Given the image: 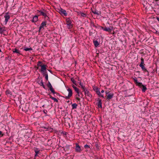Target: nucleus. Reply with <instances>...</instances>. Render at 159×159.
I'll use <instances>...</instances> for the list:
<instances>
[{
	"label": "nucleus",
	"instance_id": "obj_33",
	"mask_svg": "<svg viewBox=\"0 0 159 159\" xmlns=\"http://www.w3.org/2000/svg\"><path fill=\"white\" fill-rule=\"evenodd\" d=\"M5 31L6 30L5 29V28H2L0 26V33L1 34H3Z\"/></svg>",
	"mask_w": 159,
	"mask_h": 159
},
{
	"label": "nucleus",
	"instance_id": "obj_1",
	"mask_svg": "<svg viewBox=\"0 0 159 159\" xmlns=\"http://www.w3.org/2000/svg\"><path fill=\"white\" fill-rule=\"evenodd\" d=\"M93 89L96 93L98 95V97H101L104 98H105L103 95L99 91V89L98 87L94 86H93Z\"/></svg>",
	"mask_w": 159,
	"mask_h": 159
},
{
	"label": "nucleus",
	"instance_id": "obj_4",
	"mask_svg": "<svg viewBox=\"0 0 159 159\" xmlns=\"http://www.w3.org/2000/svg\"><path fill=\"white\" fill-rule=\"evenodd\" d=\"M21 107H22V111L26 113L27 111L28 106L27 105L26 103L20 105V108Z\"/></svg>",
	"mask_w": 159,
	"mask_h": 159
},
{
	"label": "nucleus",
	"instance_id": "obj_36",
	"mask_svg": "<svg viewBox=\"0 0 159 159\" xmlns=\"http://www.w3.org/2000/svg\"><path fill=\"white\" fill-rule=\"evenodd\" d=\"M145 65V64L144 63V60L143 58L141 57V63L139 65Z\"/></svg>",
	"mask_w": 159,
	"mask_h": 159
},
{
	"label": "nucleus",
	"instance_id": "obj_16",
	"mask_svg": "<svg viewBox=\"0 0 159 159\" xmlns=\"http://www.w3.org/2000/svg\"><path fill=\"white\" fill-rule=\"evenodd\" d=\"M97 101H98V102L97 103V105L98 107L99 108H102V100L99 99V98H98V99L97 100Z\"/></svg>",
	"mask_w": 159,
	"mask_h": 159
},
{
	"label": "nucleus",
	"instance_id": "obj_32",
	"mask_svg": "<svg viewBox=\"0 0 159 159\" xmlns=\"http://www.w3.org/2000/svg\"><path fill=\"white\" fill-rule=\"evenodd\" d=\"M6 94L7 96H10L11 95L12 93L10 91L7 90L6 91Z\"/></svg>",
	"mask_w": 159,
	"mask_h": 159
},
{
	"label": "nucleus",
	"instance_id": "obj_28",
	"mask_svg": "<svg viewBox=\"0 0 159 159\" xmlns=\"http://www.w3.org/2000/svg\"><path fill=\"white\" fill-rule=\"evenodd\" d=\"M72 86L73 88L74 89L75 91L77 93H79V89L77 88L73 84H72Z\"/></svg>",
	"mask_w": 159,
	"mask_h": 159
},
{
	"label": "nucleus",
	"instance_id": "obj_52",
	"mask_svg": "<svg viewBox=\"0 0 159 159\" xmlns=\"http://www.w3.org/2000/svg\"><path fill=\"white\" fill-rule=\"evenodd\" d=\"M98 27H99V28H100L103 30H104V27H102V26H99V25H98Z\"/></svg>",
	"mask_w": 159,
	"mask_h": 159
},
{
	"label": "nucleus",
	"instance_id": "obj_39",
	"mask_svg": "<svg viewBox=\"0 0 159 159\" xmlns=\"http://www.w3.org/2000/svg\"><path fill=\"white\" fill-rule=\"evenodd\" d=\"M71 80L73 83L74 84H75L76 85H77V84H76V81L73 78H71Z\"/></svg>",
	"mask_w": 159,
	"mask_h": 159
},
{
	"label": "nucleus",
	"instance_id": "obj_62",
	"mask_svg": "<svg viewBox=\"0 0 159 159\" xmlns=\"http://www.w3.org/2000/svg\"><path fill=\"white\" fill-rule=\"evenodd\" d=\"M80 94L81 95V97L82 98L83 97V94L81 93H80Z\"/></svg>",
	"mask_w": 159,
	"mask_h": 159
},
{
	"label": "nucleus",
	"instance_id": "obj_64",
	"mask_svg": "<svg viewBox=\"0 0 159 159\" xmlns=\"http://www.w3.org/2000/svg\"><path fill=\"white\" fill-rule=\"evenodd\" d=\"M51 74H52V70H48Z\"/></svg>",
	"mask_w": 159,
	"mask_h": 159
},
{
	"label": "nucleus",
	"instance_id": "obj_49",
	"mask_svg": "<svg viewBox=\"0 0 159 159\" xmlns=\"http://www.w3.org/2000/svg\"><path fill=\"white\" fill-rule=\"evenodd\" d=\"M44 16V18L46 19V20H48V19H49V17L46 14V16Z\"/></svg>",
	"mask_w": 159,
	"mask_h": 159
},
{
	"label": "nucleus",
	"instance_id": "obj_23",
	"mask_svg": "<svg viewBox=\"0 0 159 159\" xmlns=\"http://www.w3.org/2000/svg\"><path fill=\"white\" fill-rule=\"evenodd\" d=\"M79 84L81 86V88L82 89L83 92L85 91L87 89L84 86L83 84V83H81V82H80Z\"/></svg>",
	"mask_w": 159,
	"mask_h": 159
},
{
	"label": "nucleus",
	"instance_id": "obj_38",
	"mask_svg": "<svg viewBox=\"0 0 159 159\" xmlns=\"http://www.w3.org/2000/svg\"><path fill=\"white\" fill-rule=\"evenodd\" d=\"M84 148L86 149L89 148V149H91L90 146L89 145H88V144H86L84 145Z\"/></svg>",
	"mask_w": 159,
	"mask_h": 159
},
{
	"label": "nucleus",
	"instance_id": "obj_42",
	"mask_svg": "<svg viewBox=\"0 0 159 159\" xmlns=\"http://www.w3.org/2000/svg\"><path fill=\"white\" fill-rule=\"evenodd\" d=\"M144 73H145L146 72V75L147 76H148L149 75V72L147 70L146 71H144V72H143Z\"/></svg>",
	"mask_w": 159,
	"mask_h": 159
},
{
	"label": "nucleus",
	"instance_id": "obj_63",
	"mask_svg": "<svg viewBox=\"0 0 159 159\" xmlns=\"http://www.w3.org/2000/svg\"><path fill=\"white\" fill-rule=\"evenodd\" d=\"M2 134V136H3V134H2V132L1 131H0V135Z\"/></svg>",
	"mask_w": 159,
	"mask_h": 159
},
{
	"label": "nucleus",
	"instance_id": "obj_47",
	"mask_svg": "<svg viewBox=\"0 0 159 159\" xmlns=\"http://www.w3.org/2000/svg\"><path fill=\"white\" fill-rule=\"evenodd\" d=\"M75 11V12H76L77 13V14H78V15H80V14H81V13L82 12H81L80 11Z\"/></svg>",
	"mask_w": 159,
	"mask_h": 159
},
{
	"label": "nucleus",
	"instance_id": "obj_24",
	"mask_svg": "<svg viewBox=\"0 0 159 159\" xmlns=\"http://www.w3.org/2000/svg\"><path fill=\"white\" fill-rule=\"evenodd\" d=\"M48 95L49 96L50 98H51L52 100H53L55 102H58V101L56 98L52 97L50 93H49Z\"/></svg>",
	"mask_w": 159,
	"mask_h": 159
},
{
	"label": "nucleus",
	"instance_id": "obj_10",
	"mask_svg": "<svg viewBox=\"0 0 159 159\" xmlns=\"http://www.w3.org/2000/svg\"><path fill=\"white\" fill-rule=\"evenodd\" d=\"M47 66L46 65H41L40 67H41V71L42 73L47 72L46 71V67Z\"/></svg>",
	"mask_w": 159,
	"mask_h": 159
},
{
	"label": "nucleus",
	"instance_id": "obj_53",
	"mask_svg": "<svg viewBox=\"0 0 159 159\" xmlns=\"http://www.w3.org/2000/svg\"><path fill=\"white\" fill-rule=\"evenodd\" d=\"M43 111V113L45 114H47V112H48L47 110H44Z\"/></svg>",
	"mask_w": 159,
	"mask_h": 159
},
{
	"label": "nucleus",
	"instance_id": "obj_26",
	"mask_svg": "<svg viewBox=\"0 0 159 159\" xmlns=\"http://www.w3.org/2000/svg\"><path fill=\"white\" fill-rule=\"evenodd\" d=\"M103 30L104 31H105L108 32H111L112 30V29H111L110 28H107L106 26H105L104 27V29Z\"/></svg>",
	"mask_w": 159,
	"mask_h": 159
},
{
	"label": "nucleus",
	"instance_id": "obj_60",
	"mask_svg": "<svg viewBox=\"0 0 159 159\" xmlns=\"http://www.w3.org/2000/svg\"><path fill=\"white\" fill-rule=\"evenodd\" d=\"M42 29L41 28H40V27H39V30H38V32H40V31H41V30H42Z\"/></svg>",
	"mask_w": 159,
	"mask_h": 159
},
{
	"label": "nucleus",
	"instance_id": "obj_11",
	"mask_svg": "<svg viewBox=\"0 0 159 159\" xmlns=\"http://www.w3.org/2000/svg\"><path fill=\"white\" fill-rule=\"evenodd\" d=\"M114 95V94L113 93H110L108 95H106V99L107 100V101L112 99L113 98Z\"/></svg>",
	"mask_w": 159,
	"mask_h": 159
},
{
	"label": "nucleus",
	"instance_id": "obj_14",
	"mask_svg": "<svg viewBox=\"0 0 159 159\" xmlns=\"http://www.w3.org/2000/svg\"><path fill=\"white\" fill-rule=\"evenodd\" d=\"M138 86L141 89L142 91L143 92H145L147 89L146 86L143 85L142 83L141 85H139Z\"/></svg>",
	"mask_w": 159,
	"mask_h": 159
},
{
	"label": "nucleus",
	"instance_id": "obj_34",
	"mask_svg": "<svg viewBox=\"0 0 159 159\" xmlns=\"http://www.w3.org/2000/svg\"><path fill=\"white\" fill-rule=\"evenodd\" d=\"M77 106V105L76 103H74L72 104V109H76Z\"/></svg>",
	"mask_w": 159,
	"mask_h": 159
},
{
	"label": "nucleus",
	"instance_id": "obj_8",
	"mask_svg": "<svg viewBox=\"0 0 159 159\" xmlns=\"http://www.w3.org/2000/svg\"><path fill=\"white\" fill-rule=\"evenodd\" d=\"M28 132L27 131V130L26 129L23 128L20 129V133H21L22 135L26 138L28 137V136L25 134Z\"/></svg>",
	"mask_w": 159,
	"mask_h": 159
},
{
	"label": "nucleus",
	"instance_id": "obj_31",
	"mask_svg": "<svg viewBox=\"0 0 159 159\" xmlns=\"http://www.w3.org/2000/svg\"><path fill=\"white\" fill-rule=\"evenodd\" d=\"M145 65H139V66L141 67L142 70L143 72H144V71H147V69L145 68Z\"/></svg>",
	"mask_w": 159,
	"mask_h": 159
},
{
	"label": "nucleus",
	"instance_id": "obj_55",
	"mask_svg": "<svg viewBox=\"0 0 159 159\" xmlns=\"http://www.w3.org/2000/svg\"><path fill=\"white\" fill-rule=\"evenodd\" d=\"M156 18L157 19V20H158V22L159 23V16H156Z\"/></svg>",
	"mask_w": 159,
	"mask_h": 159
},
{
	"label": "nucleus",
	"instance_id": "obj_58",
	"mask_svg": "<svg viewBox=\"0 0 159 159\" xmlns=\"http://www.w3.org/2000/svg\"><path fill=\"white\" fill-rule=\"evenodd\" d=\"M53 130L54 131V132L56 133V134H57L58 133V131H57V130H55V129H53Z\"/></svg>",
	"mask_w": 159,
	"mask_h": 159
},
{
	"label": "nucleus",
	"instance_id": "obj_51",
	"mask_svg": "<svg viewBox=\"0 0 159 159\" xmlns=\"http://www.w3.org/2000/svg\"><path fill=\"white\" fill-rule=\"evenodd\" d=\"M105 93H106V95H108V94H109L110 93V91H105Z\"/></svg>",
	"mask_w": 159,
	"mask_h": 159
},
{
	"label": "nucleus",
	"instance_id": "obj_5",
	"mask_svg": "<svg viewBox=\"0 0 159 159\" xmlns=\"http://www.w3.org/2000/svg\"><path fill=\"white\" fill-rule=\"evenodd\" d=\"M151 7L155 12H159V3H156L154 5L153 7L152 6H151Z\"/></svg>",
	"mask_w": 159,
	"mask_h": 159
},
{
	"label": "nucleus",
	"instance_id": "obj_18",
	"mask_svg": "<svg viewBox=\"0 0 159 159\" xmlns=\"http://www.w3.org/2000/svg\"><path fill=\"white\" fill-rule=\"evenodd\" d=\"M93 42L95 47H98L99 45L100 42H98L97 40H95V39H93Z\"/></svg>",
	"mask_w": 159,
	"mask_h": 159
},
{
	"label": "nucleus",
	"instance_id": "obj_50",
	"mask_svg": "<svg viewBox=\"0 0 159 159\" xmlns=\"http://www.w3.org/2000/svg\"><path fill=\"white\" fill-rule=\"evenodd\" d=\"M92 24H93V26L94 27H95V28H99V27H98V26H96V25H94V23H93V22L92 23Z\"/></svg>",
	"mask_w": 159,
	"mask_h": 159
},
{
	"label": "nucleus",
	"instance_id": "obj_35",
	"mask_svg": "<svg viewBox=\"0 0 159 159\" xmlns=\"http://www.w3.org/2000/svg\"><path fill=\"white\" fill-rule=\"evenodd\" d=\"M34 150L35 153L36 154H39L40 152L39 150H38V149L37 148H36Z\"/></svg>",
	"mask_w": 159,
	"mask_h": 159
},
{
	"label": "nucleus",
	"instance_id": "obj_21",
	"mask_svg": "<svg viewBox=\"0 0 159 159\" xmlns=\"http://www.w3.org/2000/svg\"><path fill=\"white\" fill-rule=\"evenodd\" d=\"M84 92V94L86 96L87 95V96L89 97H90V98L92 97V94L90 93V92L87 89Z\"/></svg>",
	"mask_w": 159,
	"mask_h": 159
},
{
	"label": "nucleus",
	"instance_id": "obj_59",
	"mask_svg": "<svg viewBox=\"0 0 159 159\" xmlns=\"http://www.w3.org/2000/svg\"><path fill=\"white\" fill-rule=\"evenodd\" d=\"M56 94V95H57V96H60V95H59V93H57L56 92H55V93H54V94Z\"/></svg>",
	"mask_w": 159,
	"mask_h": 159
},
{
	"label": "nucleus",
	"instance_id": "obj_48",
	"mask_svg": "<svg viewBox=\"0 0 159 159\" xmlns=\"http://www.w3.org/2000/svg\"><path fill=\"white\" fill-rule=\"evenodd\" d=\"M95 31V30H94L93 32H89V35H91L93 34L94 33Z\"/></svg>",
	"mask_w": 159,
	"mask_h": 159
},
{
	"label": "nucleus",
	"instance_id": "obj_13",
	"mask_svg": "<svg viewBox=\"0 0 159 159\" xmlns=\"http://www.w3.org/2000/svg\"><path fill=\"white\" fill-rule=\"evenodd\" d=\"M13 52L15 56H18L20 54V51L16 48L13 49Z\"/></svg>",
	"mask_w": 159,
	"mask_h": 159
},
{
	"label": "nucleus",
	"instance_id": "obj_20",
	"mask_svg": "<svg viewBox=\"0 0 159 159\" xmlns=\"http://www.w3.org/2000/svg\"><path fill=\"white\" fill-rule=\"evenodd\" d=\"M91 11L94 14L97 15H100L101 14V12L100 11H97V10L96 9L94 10L91 9Z\"/></svg>",
	"mask_w": 159,
	"mask_h": 159
},
{
	"label": "nucleus",
	"instance_id": "obj_2",
	"mask_svg": "<svg viewBox=\"0 0 159 159\" xmlns=\"http://www.w3.org/2000/svg\"><path fill=\"white\" fill-rule=\"evenodd\" d=\"M58 12L62 16H66L68 15V11H67L62 8L58 9Z\"/></svg>",
	"mask_w": 159,
	"mask_h": 159
},
{
	"label": "nucleus",
	"instance_id": "obj_54",
	"mask_svg": "<svg viewBox=\"0 0 159 159\" xmlns=\"http://www.w3.org/2000/svg\"><path fill=\"white\" fill-rule=\"evenodd\" d=\"M70 147V145H66L65 146V148L67 149H69Z\"/></svg>",
	"mask_w": 159,
	"mask_h": 159
},
{
	"label": "nucleus",
	"instance_id": "obj_6",
	"mask_svg": "<svg viewBox=\"0 0 159 159\" xmlns=\"http://www.w3.org/2000/svg\"><path fill=\"white\" fill-rule=\"evenodd\" d=\"M47 85L48 88H49V90L53 94H54L55 93V91L53 88L52 86V85L51 83L48 81V83L47 84Z\"/></svg>",
	"mask_w": 159,
	"mask_h": 159
},
{
	"label": "nucleus",
	"instance_id": "obj_40",
	"mask_svg": "<svg viewBox=\"0 0 159 159\" xmlns=\"http://www.w3.org/2000/svg\"><path fill=\"white\" fill-rule=\"evenodd\" d=\"M95 146L97 149L98 150L99 149V147L98 146V145L97 143H96L95 145Z\"/></svg>",
	"mask_w": 159,
	"mask_h": 159
},
{
	"label": "nucleus",
	"instance_id": "obj_56",
	"mask_svg": "<svg viewBox=\"0 0 159 159\" xmlns=\"http://www.w3.org/2000/svg\"><path fill=\"white\" fill-rule=\"evenodd\" d=\"M75 99L79 101L80 102V99L79 98L77 97L75 98Z\"/></svg>",
	"mask_w": 159,
	"mask_h": 159
},
{
	"label": "nucleus",
	"instance_id": "obj_30",
	"mask_svg": "<svg viewBox=\"0 0 159 159\" xmlns=\"http://www.w3.org/2000/svg\"><path fill=\"white\" fill-rule=\"evenodd\" d=\"M67 90L69 92L68 95L71 97L72 95V91L69 88L67 89Z\"/></svg>",
	"mask_w": 159,
	"mask_h": 159
},
{
	"label": "nucleus",
	"instance_id": "obj_46",
	"mask_svg": "<svg viewBox=\"0 0 159 159\" xmlns=\"http://www.w3.org/2000/svg\"><path fill=\"white\" fill-rule=\"evenodd\" d=\"M123 106L122 105H120L118 106V107L120 109H123Z\"/></svg>",
	"mask_w": 159,
	"mask_h": 159
},
{
	"label": "nucleus",
	"instance_id": "obj_45",
	"mask_svg": "<svg viewBox=\"0 0 159 159\" xmlns=\"http://www.w3.org/2000/svg\"><path fill=\"white\" fill-rule=\"evenodd\" d=\"M48 127H49V126H48V127H45V126H43L42 127V128L46 129L47 130H48Z\"/></svg>",
	"mask_w": 159,
	"mask_h": 159
},
{
	"label": "nucleus",
	"instance_id": "obj_57",
	"mask_svg": "<svg viewBox=\"0 0 159 159\" xmlns=\"http://www.w3.org/2000/svg\"><path fill=\"white\" fill-rule=\"evenodd\" d=\"M154 1L156 2V3H159V0H154Z\"/></svg>",
	"mask_w": 159,
	"mask_h": 159
},
{
	"label": "nucleus",
	"instance_id": "obj_17",
	"mask_svg": "<svg viewBox=\"0 0 159 159\" xmlns=\"http://www.w3.org/2000/svg\"><path fill=\"white\" fill-rule=\"evenodd\" d=\"M38 16L36 15L33 16V19L31 21L32 22L35 23L38 20Z\"/></svg>",
	"mask_w": 159,
	"mask_h": 159
},
{
	"label": "nucleus",
	"instance_id": "obj_19",
	"mask_svg": "<svg viewBox=\"0 0 159 159\" xmlns=\"http://www.w3.org/2000/svg\"><path fill=\"white\" fill-rule=\"evenodd\" d=\"M46 25H47V21H43L42 23L41 24L40 27V28H41L42 29H43V30L44 29V27L46 26Z\"/></svg>",
	"mask_w": 159,
	"mask_h": 159
},
{
	"label": "nucleus",
	"instance_id": "obj_41",
	"mask_svg": "<svg viewBox=\"0 0 159 159\" xmlns=\"http://www.w3.org/2000/svg\"><path fill=\"white\" fill-rule=\"evenodd\" d=\"M48 130L50 131V132H52L53 130V129L51 127L49 126Z\"/></svg>",
	"mask_w": 159,
	"mask_h": 159
},
{
	"label": "nucleus",
	"instance_id": "obj_25",
	"mask_svg": "<svg viewBox=\"0 0 159 159\" xmlns=\"http://www.w3.org/2000/svg\"><path fill=\"white\" fill-rule=\"evenodd\" d=\"M26 14H25L24 16H22L20 17V20H22V22H21L20 24H21L22 22H24L26 20L25 16H26Z\"/></svg>",
	"mask_w": 159,
	"mask_h": 159
},
{
	"label": "nucleus",
	"instance_id": "obj_43",
	"mask_svg": "<svg viewBox=\"0 0 159 159\" xmlns=\"http://www.w3.org/2000/svg\"><path fill=\"white\" fill-rule=\"evenodd\" d=\"M70 97H71L70 96L68 95L67 96H66V97H63L64 98L66 99H70Z\"/></svg>",
	"mask_w": 159,
	"mask_h": 159
},
{
	"label": "nucleus",
	"instance_id": "obj_61",
	"mask_svg": "<svg viewBox=\"0 0 159 159\" xmlns=\"http://www.w3.org/2000/svg\"><path fill=\"white\" fill-rule=\"evenodd\" d=\"M38 63L39 64H41L42 63V62L41 61H39L38 62Z\"/></svg>",
	"mask_w": 159,
	"mask_h": 159
},
{
	"label": "nucleus",
	"instance_id": "obj_27",
	"mask_svg": "<svg viewBox=\"0 0 159 159\" xmlns=\"http://www.w3.org/2000/svg\"><path fill=\"white\" fill-rule=\"evenodd\" d=\"M43 76H45V79L46 80H48V75L47 72H44L42 73Z\"/></svg>",
	"mask_w": 159,
	"mask_h": 159
},
{
	"label": "nucleus",
	"instance_id": "obj_12",
	"mask_svg": "<svg viewBox=\"0 0 159 159\" xmlns=\"http://www.w3.org/2000/svg\"><path fill=\"white\" fill-rule=\"evenodd\" d=\"M21 47L22 48H20V49H22L24 48V50L26 51L32 50V48H26V47H25V45L23 46V44H20V48Z\"/></svg>",
	"mask_w": 159,
	"mask_h": 159
},
{
	"label": "nucleus",
	"instance_id": "obj_44",
	"mask_svg": "<svg viewBox=\"0 0 159 159\" xmlns=\"http://www.w3.org/2000/svg\"><path fill=\"white\" fill-rule=\"evenodd\" d=\"M61 134H62L63 135H66L67 133L66 132L62 131L61 133Z\"/></svg>",
	"mask_w": 159,
	"mask_h": 159
},
{
	"label": "nucleus",
	"instance_id": "obj_22",
	"mask_svg": "<svg viewBox=\"0 0 159 159\" xmlns=\"http://www.w3.org/2000/svg\"><path fill=\"white\" fill-rule=\"evenodd\" d=\"M133 80L136 86H138L139 85H141L142 84V83L139 82L138 81L136 78H133Z\"/></svg>",
	"mask_w": 159,
	"mask_h": 159
},
{
	"label": "nucleus",
	"instance_id": "obj_15",
	"mask_svg": "<svg viewBox=\"0 0 159 159\" xmlns=\"http://www.w3.org/2000/svg\"><path fill=\"white\" fill-rule=\"evenodd\" d=\"M4 17L5 18V24H6L10 17L8 13H6L5 15L4 16Z\"/></svg>",
	"mask_w": 159,
	"mask_h": 159
},
{
	"label": "nucleus",
	"instance_id": "obj_29",
	"mask_svg": "<svg viewBox=\"0 0 159 159\" xmlns=\"http://www.w3.org/2000/svg\"><path fill=\"white\" fill-rule=\"evenodd\" d=\"M39 84L41 86L43 87V88L45 89H47L45 87V86L44 85L43 82V80L42 79L41 81L39 83Z\"/></svg>",
	"mask_w": 159,
	"mask_h": 159
},
{
	"label": "nucleus",
	"instance_id": "obj_3",
	"mask_svg": "<svg viewBox=\"0 0 159 159\" xmlns=\"http://www.w3.org/2000/svg\"><path fill=\"white\" fill-rule=\"evenodd\" d=\"M66 22L68 29H70L72 28L73 25L71 24L72 21L70 18H66Z\"/></svg>",
	"mask_w": 159,
	"mask_h": 159
},
{
	"label": "nucleus",
	"instance_id": "obj_37",
	"mask_svg": "<svg viewBox=\"0 0 159 159\" xmlns=\"http://www.w3.org/2000/svg\"><path fill=\"white\" fill-rule=\"evenodd\" d=\"M80 15V16L82 17H86L87 16V15L86 13L81 12Z\"/></svg>",
	"mask_w": 159,
	"mask_h": 159
},
{
	"label": "nucleus",
	"instance_id": "obj_9",
	"mask_svg": "<svg viewBox=\"0 0 159 159\" xmlns=\"http://www.w3.org/2000/svg\"><path fill=\"white\" fill-rule=\"evenodd\" d=\"M75 150L76 152H81L82 151L80 147L79 146V144L78 143H75Z\"/></svg>",
	"mask_w": 159,
	"mask_h": 159
},
{
	"label": "nucleus",
	"instance_id": "obj_7",
	"mask_svg": "<svg viewBox=\"0 0 159 159\" xmlns=\"http://www.w3.org/2000/svg\"><path fill=\"white\" fill-rule=\"evenodd\" d=\"M43 11H45V10L43 9H42V10H37V13L38 14L37 15L38 16L40 15L45 16H46V14Z\"/></svg>",
	"mask_w": 159,
	"mask_h": 159
}]
</instances>
